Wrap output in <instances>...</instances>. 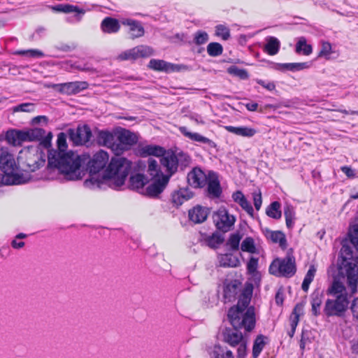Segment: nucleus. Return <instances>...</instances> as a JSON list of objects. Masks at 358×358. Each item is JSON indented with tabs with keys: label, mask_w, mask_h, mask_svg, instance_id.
Masks as SVG:
<instances>
[{
	"label": "nucleus",
	"mask_w": 358,
	"mask_h": 358,
	"mask_svg": "<svg viewBox=\"0 0 358 358\" xmlns=\"http://www.w3.org/2000/svg\"><path fill=\"white\" fill-rule=\"evenodd\" d=\"M239 205L249 215L253 216L254 209L247 199H244Z\"/></svg>",
	"instance_id": "nucleus-59"
},
{
	"label": "nucleus",
	"mask_w": 358,
	"mask_h": 358,
	"mask_svg": "<svg viewBox=\"0 0 358 358\" xmlns=\"http://www.w3.org/2000/svg\"><path fill=\"white\" fill-rule=\"evenodd\" d=\"M152 54L153 50L152 48L141 45L122 52L116 57V59L119 62L134 61L139 58L148 57Z\"/></svg>",
	"instance_id": "nucleus-11"
},
{
	"label": "nucleus",
	"mask_w": 358,
	"mask_h": 358,
	"mask_svg": "<svg viewBox=\"0 0 358 358\" xmlns=\"http://www.w3.org/2000/svg\"><path fill=\"white\" fill-rule=\"evenodd\" d=\"M212 358H234L233 353L227 348L215 345L211 352Z\"/></svg>",
	"instance_id": "nucleus-39"
},
{
	"label": "nucleus",
	"mask_w": 358,
	"mask_h": 358,
	"mask_svg": "<svg viewBox=\"0 0 358 358\" xmlns=\"http://www.w3.org/2000/svg\"><path fill=\"white\" fill-rule=\"evenodd\" d=\"M148 67L155 71H164L166 73L179 71L180 70L179 65L173 64L164 60L155 59H150Z\"/></svg>",
	"instance_id": "nucleus-20"
},
{
	"label": "nucleus",
	"mask_w": 358,
	"mask_h": 358,
	"mask_svg": "<svg viewBox=\"0 0 358 358\" xmlns=\"http://www.w3.org/2000/svg\"><path fill=\"white\" fill-rule=\"evenodd\" d=\"M148 176H145L143 174L137 173L130 177L129 182L131 189H142L147 183L149 182Z\"/></svg>",
	"instance_id": "nucleus-32"
},
{
	"label": "nucleus",
	"mask_w": 358,
	"mask_h": 358,
	"mask_svg": "<svg viewBox=\"0 0 358 358\" xmlns=\"http://www.w3.org/2000/svg\"><path fill=\"white\" fill-rule=\"evenodd\" d=\"M122 23L129 27V34L131 39L140 38L145 34V29L139 21L132 19H125Z\"/></svg>",
	"instance_id": "nucleus-23"
},
{
	"label": "nucleus",
	"mask_w": 358,
	"mask_h": 358,
	"mask_svg": "<svg viewBox=\"0 0 358 358\" xmlns=\"http://www.w3.org/2000/svg\"><path fill=\"white\" fill-rule=\"evenodd\" d=\"M6 138L9 144L14 146H21L24 142L40 141L41 144L48 147L50 144L51 134L46 135L45 130L41 128L11 129L6 132Z\"/></svg>",
	"instance_id": "nucleus-5"
},
{
	"label": "nucleus",
	"mask_w": 358,
	"mask_h": 358,
	"mask_svg": "<svg viewBox=\"0 0 358 358\" xmlns=\"http://www.w3.org/2000/svg\"><path fill=\"white\" fill-rule=\"evenodd\" d=\"M249 285H252L251 283L245 284V287L242 289V284L238 280H232L224 284V299L226 302H233L238 299V302L241 297L242 294ZM237 303L236 305H238Z\"/></svg>",
	"instance_id": "nucleus-13"
},
{
	"label": "nucleus",
	"mask_w": 358,
	"mask_h": 358,
	"mask_svg": "<svg viewBox=\"0 0 358 358\" xmlns=\"http://www.w3.org/2000/svg\"><path fill=\"white\" fill-rule=\"evenodd\" d=\"M281 205L278 201L272 202L266 208V215L273 219L279 220L281 218Z\"/></svg>",
	"instance_id": "nucleus-38"
},
{
	"label": "nucleus",
	"mask_w": 358,
	"mask_h": 358,
	"mask_svg": "<svg viewBox=\"0 0 358 358\" xmlns=\"http://www.w3.org/2000/svg\"><path fill=\"white\" fill-rule=\"evenodd\" d=\"M69 139L76 145H86L90 143L92 133L87 124L78 125L76 129H70L68 131Z\"/></svg>",
	"instance_id": "nucleus-14"
},
{
	"label": "nucleus",
	"mask_w": 358,
	"mask_h": 358,
	"mask_svg": "<svg viewBox=\"0 0 358 358\" xmlns=\"http://www.w3.org/2000/svg\"><path fill=\"white\" fill-rule=\"evenodd\" d=\"M266 43L264 45V51L270 55H276L280 50V41L274 36H267L266 38Z\"/></svg>",
	"instance_id": "nucleus-28"
},
{
	"label": "nucleus",
	"mask_w": 358,
	"mask_h": 358,
	"mask_svg": "<svg viewBox=\"0 0 358 358\" xmlns=\"http://www.w3.org/2000/svg\"><path fill=\"white\" fill-rule=\"evenodd\" d=\"M336 52L332 50L331 44L329 42L322 41L321 48L319 52L320 57H324L326 59H330L334 57L333 55Z\"/></svg>",
	"instance_id": "nucleus-43"
},
{
	"label": "nucleus",
	"mask_w": 358,
	"mask_h": 358,
	"mask_svg": "<svg viewBox=\"0 0 358 358\" xmlns=\"http://www.w3.org/2000/svg\"><path fill=\"white\" fill-rule=\"evenodd\" d=\"M58 150H51L48 156V168L57 169L66 176L68 180H76L82 178L80 168L83 162L81 156L73 152H65L67 148L66 135L59 134L57 136Z\"/></svg>",
	"instance_id": "nucleus-4"
},
{
	"label": "nucleus",
	"mask_w": 358,
	"mask_h": 358,
	"mask_svg": "<svg viewBox=\"0 0 358 358\" xmlns=\"http://www.w3.org/2000/svg\"><path fill=\"white\" fill-rule=\"evenodd\" d=\"M224 129L228 132L234 135L246 138H251L257 133V131L255 129L245 126L234 127L229 125L225 126Z\"/></svg>",
	"instance_id": "nucleus-25"
},
{
	"label": "nucleus",
	"mask_w": 358,
	"mask_h": 358,
	"mask_svg": "<svg viewBox=\"0 0 358 358\" xmlns=\"http://www.w3.org/2000/svg\"><path fill=\"white\" fill-rule=\"evenodd\" d=\"M179 131L184 136L188 138L192 141L206 144L210 148H215L216 146L215 143L212 140L201 135L199 133L189 131L186 127H180L179 128Z\"/></svg>",
	"instance_id": "nucleus-22"
},
{
	"label": "nucleus",
	"mask_w": 358,
	"mask_h": 358,
	"mask_svg": "<svg viewBox=\"0 0 358 358\" xmlns=\"http://www.w3.org/2000/svg\"><path fill=\"white\" fill-rule=\"evenodd\" d=\"M296 52L304 55H309L312 53L313 48L311 45L307 44L306 38L304 36L299 38L296 44Z\"/></svg>",
	"instance_id": "nucleus-41"
},
{
	"label": "nucleus",
	"mask_w": 358,
	"mask_h": 358,
	"mask_svg": "<svg viewBox=\"0 0 358 358\" xmlns=\"http://www.w3.org/2000/svg\"><path fill=\"white\" fill-rule=\"evenodd\" d=\"M259 259L251 257L247 263V271L249 274H254L258 268Z\"/></svg>",
	"instance_id": "nucleus-52"
},
{
	"label": "nucleus",
	"mask_w": 358,
	"mask_h": 358,
	"mask_svg": "<svg viewBox=\"0 0 358 358\" xmlns=\"http://www.w3.org/2000/svg\"><path fill=\"white\" fill-rule=\"evenodd\" d=\"M13 54L32 58H41L44 57V53L36 49L16 50Z\"/></svg>",
	"instance_id": "nucleus-45"
},
{
	"label": "nucleus",
	"mask_w": 358,
	"mask_h": 358,
	"mask_svg": "<svg viewBox=\"0 0 358 358\" xmlns=\"http://www.w3.org/2000/svg\"><path fill=\"white\" fill-rule=\"evenodd\" d=\"M209 39L208 34L204 31H198L194 35V43L197 45L205 44Z\"/></svg>",
	"instance_id": "nucleus-47"
},
{
	"label": "nucleus",
	"mask_w": 358,
	"mask_h": 358,
	"mask_svg": "<svg viewBox=\"0 0 358 358\" xmlns=\"http://www.w3.org/2000/svg\"><path fill=\"white\" fill-rule=\"evenodd\" d=\"M241 250L243 252L250 254H259V249L256 247L255 240L252 237L248 236L243 239L241 244Z\"/></svg>",
	"instance_id": "nucleus-34"
},
{
	"label": "nucleus",
	"mask_w": 358,
	"mask_h": 358,
	"mask_svg": "<svg viewBox=\"0 0 358 358\" xmlns=\"http://www.w3.org/2000/svg\"><path fill=\"white\" fill-rule=\"evenodd\" d=\"M193 196V193L187 188L180 189L172 194V202L176 206L182 205Z\"/></svg>",
	"instance_id": "nucleus-27"
},
{
	"label": "nucleus",
	"mask_w": 358,
	"mask_h": 358,
	"mask_svg": "<svg viewBox=\"0 0 358 358\" xmlns=\"http://www.w3.org/2000/svg\"><path fill=\"white\" fill-rule=\"evenodd\" d=\"M55 9L59 12L71 14L66 17V21L70 23L80 22L85 13V11L78 6L70 4H59L55 7Z\"/></svg>",
	"instance_id": "nucleus-16"
},
{
	"label": "nucleus",
	"mask_w": 358,
	"mask_h": 358,
	"mask_svg": "<svg viewBox=\"0 0 358 358\" xmlns=\"http://www.w3.org/2000/svg\"><path fill=\"white\" fill-rule=\"evenodd\" d=\"M269 273L277 277L290 278L296 273L295 259L287 255L285 258L274 259L270 266Z\"/></svg>",
	"instance_id": "nucleus-9"
},
{
	"label": "nucleus",
	"mask_w": 358,
	"mask_h": 358,
	"mask_svg": "<svg viewBox=\"0 0 358 358\" xmlns=\"http://www.w3.org/2000/svg\"><path fill=\"white\" fill-rule=\"evenodd\" d=\"M284 215L287 227L289 229H293L296 220V213L294 207L291 205L286 206L284 208Z\"/></svg>",
	"instance_id": "nucleus-36"
},
{
	"label": "nucleus",
	"mask_w": 358,
	"mask_h": 358,
	"mask_svg": "<svg viewBox=\"0 0 358 358\" xmlns=\"http://www.w3.org/2000/svg\"><path fill=\"white\" fill-rule=\"evenodd\" d=\"M191 159L189 155L184 152H180L176 155L171 151H166L160 159L161 164L166 169V174L165 176H171L173 175L177 171L178 166L185 167L189 164Z\"/></svg>",
	"instance_id": "nucleus-8"
},
{
	"label": "nucleus",
	"mask_w": 358,
	"mask_h": 358,
	"mask_svg": "<svg viewBox=\"0 0 358 358\" xmlns=\"http://www.w3.org/2000/svg\"><path fill=\"white\" fill-rule=\"evenodd\" d=\"M45 159L43 158L41 154H36L34 155L33 159H27V166L28 167V170L30 171H35L36 169H38L41 166H43L45 164Z\"/></svg>",
	"instance_id": "nucleus-37"
},
{
	"label": "nucleus",
	"mask_w": 358,
	"mask_h": 358,
	"mask_svg": "<svg viewBox=\"0 0 358 358\" xmlns=\"http://www.w3.org/2000/svg\"><path fill=\"white\" fill-rule=\"evenodd\" d=\"M18 166L14 155L6 150H3L0 155V170L4 173L2 178L3 184L7 185H21L26 183L27 180L16 172Z\"/></svg>",
	"instance_id": "nucleus-6"
},
{
	"label": "nucleus",
	"mask_w": 358,
	"mask_h": 358,
	"mask_svg": "<svg viewBox=\"0 0 358 358\" xmlns=\"http://www.w3.org/2000/svg\"><path fill=\"white\" fill-rule=\"evenodd\" d=\"M255 81L257 84L260 85L268 91H273L275 89V85L273 82L265 81L262 79H256Z\"/></svg>",
	"instance_id": "nucleus-58"
},
{
	"label": "nucleus",
	"mask_w": 358,
	"mask_h": 358,
	"mask_svg": "<svg viewBox=\"0 0 358 358\" xmlns=\"http://www.w3.org/2000/svg\"><path fill=\"white\" fill-rule=\"evenodd\" d=\"M252 293L253 287L248 286L242 294L238 304L231 307L228 310L227 317L233 329L225 328L223 330L222 336L224 341L231 347H236L238 344L245 340L238 329H244L246 332H250L255 327V308L252 306L248 307Z\"/></svg>",
	"instance_id": "nucleus-3"
},
{
	"label": "nucleus",
	"mask_w": 358,
	"mask_h": 358,
	"mask_svg": "<svg viewBox=\"0 0 358 358\" xmlns=\"http://www.w3.org/2000/svg\"><path fill=\"white\" fill-rule=\"evenodd\" d=\"M148 163L147 174L151 183L147 187L146 192L150 196H157L163 192L167 185L169 176H164L155 159H149Z\"/></svg>",
	"instance_id": "nucleus-7"
},
{
	"label": "nucleus",
	"mask_w": 358,
	"mask_h": 358,
	"mask_svg": "<svg viewBox=\"0 0 358 358\" xmlns=\"http://www.w3.org/2000/svg\"><path fill=\"white\" fill-rule=\"evenodd\" d=\"M206 184L208 185V193L210 196L213 198H218L222 194V189L220 187V180L214 172H209Z\"/></svg>",
	"instance_id": "nucleus-21"
},
{
	"label": "nucleus",
	"mask_w": 358,
	"mask_h": 358,
	"mask_svg": "<svg viewBox=\"0 0 358 358\" xmlns=\"http://www.w3.org/2000/svg\"><path fill=\"white\" fill-rule=\"evenodd\" d=\"M298 322H299L298 318H296V317L291 318V321H290L291 329L288 332V334L290 337L294 336Z\"/></svg>",
	"instance_id": "nucleus-63"
},
{
	"label": "nucleus",
	"mask_w": 358,
	"mask_h": 358,
	"mask_svg": "<svg viewBox=\"0 0 358 358\" xmlns=\"http://www.w3.org/2000/svg\"><path fill=\"white\" fill-rule=\"evenodd\" d=\"M208 177L198 167L194 168L187 175V182L194 188H201L207 183Z\"/></svg>",
	"instance_id": "nucleus-17"
},
{
	"label": "nucleus",
	"mask_w": 358,
	"mask_h": 358,
	"mask_svg": "<svg viewBox=\"0 0 358 358\" xmlns=\"http://www.w3.org/2000/svg\"><path fill=\"white\" fill-rule=\"evenodd\" d=\"M109 156L103 150H100L94 155L88 162V169L90 178L86 179L84 186L87 188H100L103 180H110L113 183L115 188H118L124 184V182L131 171V162L125 157H113L105 170L101 178L96 176L102 170L108 162Z\"/></svg>",
	"instance_id": "nucleus-2"
},
{
	"label": "nucleus",
	"mask_w": 358,
	"mask_h": 358,
	"mask_svg": "<svg viewBox=\"0 0 358 358\" xmlns=\"http://www.w3.org/2000/svg\"><path fill=\"white\" fill-rule=\"evenodd\" d=\"M101 29L106 34L117 33L120 29V24L118 20L111 17H105L101 23Z\"/></svg>",
	"instance_id": "nucleus-26"
},
{
	"label": "nucleus",
	"mask_w": 358,
	"mask_h": 358,
	"mask_svg": "<svg viewBox=\"0 0 358 358\" xmlns=\"http://www.w3.org/2000/svg\"><path fill=\"white\" fill-rule=\"evenodd\" d=\"M348 237V239L343 240L341 245H343L345 243L350 248L352 252V258L355 259L358 257V224H353L350 227Z\"/></svg>",
	"instance_id": "nucleus-18"
},
{
	"label": "nucleus",
	"mask_w": 358,
	"mask_h": 358,
	"mask_svg": "<svg viewBox=\"0 0 358 358\" xmlns=\"http://www.w3.org/2000/svg\"><path fill=\"white\" fill-rule=\"evenodd\" d=\"M46 35V29L43 27H38L31 36V39L38 41L43 38Z\"/></svg>",
	"instance_id": "nucleus-56"
},
{
	"label": "nucleus",
	"mask_w": 358,
	"mask_h": 358,
	"mask_svg": "<svg viewBox=\"0 0 358 358\" xmlns=\"http://www.w3.org/2000/svg\"><path fill=\"white\" fill-rule=\"evenodd\" d=\"M243 238V234L241 231H237L230 234L227 241V245L233 251H237L240 247V242Z\"/></svg>",
	"instance_id": "nucleus-40"
},
{
	"label": "nucleus",
	"mask_w": 358,
	"mask_h": 358,
	"mask_svg": "<svg viewBox=\"0 0 358 358\" xmlns=\"http://www.w3.org/2000/svg\"><path fill=\"white\" fill-rule=\"evenodd\" d=\"M138 136L129 130L122 129L116 136V145L115 147V155L118 156L124 151L129 150L131 147L137 143Z\"/></svg>",
	"instance_id": "nucleus-10"
},
{
	"label": "nucleus",
	"mask_w": 358,
	"mask_h": 358,
	"mask_svg": "<svg viewBox=\"0 0 358 358\" xmlns=\"http://www.w3.org/2000/svg\"><path fill=\"white\" fill-rule=\"evenodd\" d=\"M323 301V295L319 292H315L311 295V311L313 315L321 314L320 308Z\"/></svg>",
	"instance_id": "nucleus-33"
},
{
	"label": "nucleus",
	"mask_w": 358,
	"mask_h": 358,
	"mask_svg": "<svg viewBox=\"0 0 358 358\" xmlns=\"http://www.w3.org/2000/svg\"><path fill=\"white\" fill-rule=\"evenodd\" d=\"M341 170L344 173L348 178L353 179L358 178V175L356 171L352 169L350 166H344L341 167Z\"/></svg>",
	"instance_id": "nucleus-57"
},
{
	"label": "nucleus",
	"mask_w": 358,
	"mask_h": 358,
	"mask_svg": "<svg viewBox=\"0 0 358 358\" xmlns=\"http://www.w3.org/2000/svg\"><path fill=\"white\" fill-rule=\"evenodd\" d=\"M35 104L33 103H22L13 107L14 112H27L34 111Z\"/></svg>",
	"instance_id": "nucleus-51"
},
{
	"label": "nucleus",
	"mask_w": 358,
	"mask_h": 358,
	"mask_svg": "<svg viewBox=\"0 0 358 358\" xmlns=\"http://www.w3.org/2000/svg\"><path fill=\"white\" fill-rule=\"evenodd\" d=\"M228 72L234 76H238L243 80H246L249 77L248 73L246 70L240 69L236 66H233L229 68Z\"/></svg>",
	"instance_id": "nucleus-50"
},
{
	"label": "nucleus",
	"mask_w": 358,
	"mask_h": 358,
	"mask_svg": "<svg viewBox=\"0 0 358 358\" xmlns=\"http://www.w3.org/2000/svg\"><path fill=\"white\" fill-rule=\"evenodd\" d=\"M88 86V83L85 81H75L48 85L49 87L57 90L59 92L68 95L80 93L83 90H86Z\"/></svg>",
	"instance_id": "nucleus-15"
},
{
	"label": "nucleus",
	"mask_w": 358,
	"mask_h": 358,
	"mask_svg": "<svg viewBox=\"0 0 358 358\" xmlns=\"http://www.w3.org/2000/svg\"><path fill=\"white\" fill-rule=\"evenodd\" d=\"M233 200L240 204L244 199H245V195L241 191H236L232 194Z\"/></svg>",
	"instance_id": "nucleus-62"
},
{
	"label": "nucleus",
	"mask_w": 358,
	"mask_h": 358,
	"mask_svg": "<svg viewBox=\"0 0 358 358\" xmlns=\"http://www.w3.org/2000/svg\"><path fill=\"white\" fill-rule=\"evenodd\" d=\"M11 246L14 249H20L24 246V242L17 241V239L15 238L11 241Z\"/></svg>",
	"instance_id": "nucleus-64"
},
{
	"label": "nucleus",
	"mask_w": 358,
	"mask_h": 358,
	"mask_svg": "<svg viewBox=\"0 0 358 358\" xmlns=\"http://www.w3.org/2000/svg\"><path fill=\"white\" fill-rule=\"evenodd\" d=\"M310 334V332L308 330L303 329L302 333H301V340H300V345H299L300 349L302 351L304 350L306 345L308 343H311Z\"/></svg>",
	"instance_id": "nucleus-53"
},
{
	"label": "nucleus",
	"mask_w": 358,
	"mask_h": 358,
	"mask_svg": "<svg viewBox=\"0 0 358 358\" xmlns=\"http://www.w3.org/2000/svg\"><path fill=\"white\" fill-rule=\"evenodd\" d=\"M268 337L260 334L257 336L254 341L252 346V357L253 358H258L265 345L268 342Z\"/></svg>",
	"instance_id": "nucleus-31"
},
{
	"label": "nucleus",
	"mask_w": 358,
	"mask_h": 358,
	"mask_svg": "<svg viewBox=\"0 0 358 358\" xmlns=\"http://www.w3.org/2000/svg\"><path fill=\"white\" fill-rule=\"evenodd\" d=\"M96 142L99 145L110 148L115 154L116 136L113 132L108 130H99L96 135Z\"/></svg>",
	"instance_id": "nucleus-19"
},
{
	"label": "nucleus",
	"mask_w": 358,
	"mask_h": 358,
	"mask_svg": "<svg viewBox=\"0 0 358 358\" xmlns=\"http://www.w3.org/2000/svg\"><path fill=\"white\" fill-rule=\"evenodd\" d=\"M206 243L211 248H217L223 241V239L217 234H213L205 239Z\"/></svg>",
	"instance_id": "nucleus-48"
},
{
	"label": "nucleus",
	"mask_w": 358,
	"mask_h": 358,
	"mask_svg": "<svg viewBox=\"0 0 358 358\" xmlns=\"http://www.w3.org/2000/svg\"><path fill=\"white\" fill-rule=\"evenodd\" d=\"M315 273L316 268L313 265H311L309 267L301 285V288L304 292H307L308 290L310 284L313 282Z\"/></svg>",
	"instance_id": "nucleus-44"
},
{
	"label": "nucleus",
	"mask_w": 358,
	"mask_h": 358,
	"mask_svg": "<svg viewBox=\"0 0 358 358\" xmlns=\"http://www.w3.org/2000/svg\"><path fill=\"white\" fill-rule=\"evenodd\" d=\"M267 238H270L274 243H278L282 248L287 245V240L284 233L280 231H268Z\"/></svg>",
	"instance_id": "nucleus-35"
},
{
	"label": "nucleus",
	"mask_w": 358,
	"mask_h": 358,
	"mask_svg": "<svg viewBox=\"0 0 358 358\" xmlns=\"http://www.w3.org/2000/svg\"><path fill=\"white\" fill-rule=\"evenodd\" d=\"M165 149L159 145H148L143 146L141 149V154L143 157L146 156H156V157H162L163 154L165 152Z\"/></svg>",
	"instance_id": "nucleus-29"
},
{
	"label": "nucleus",
	"mask_w": 358,
	"mask_h": 358,
	"mask_svg": "<svg viewBox=\"0 0 358 358\" xmlns=\"http://www.w3.org/2000/svg\"><path fill=\"white\" fill-rule=\"evenodd\" d=\"M222 52L223 48L219 43H210L207 46V52L211 57H217L222 55Z\"/></svg>",
	"instance_id": "nucleus-46"
},
{
	"label": "nucleus",
	"mask_w": 358,
	"mask_h": 358,
	"mask_svg": "<svg viewBox=\"0 0 358 358\" xmlns=\"http://www.w3.org/2000/svg\"><path fill=\"white\" fill-rule=\"evenodd\" d=\"M303 307L304 305L303 303H297L292 311V315H294L292 318L296 317L299 319V316L303 314Z\"/></svg>",
	"instance_id": "nucleus-60"
},
{
	"label": "nucleus",
	"mask_w": 358,
	"mask_h": 358,
	"mask_svg": "<svg viewBox=\"0 0 358 358\" xmlns=\"http://www.w3.org/2000/svg\"><path fill=\"white\" fill-rule=\"evenodd\" d=\"M237 357L245 358L247 355V342L245 340L238 344Z\"/></svg>",
	"instance_id": "nucleus-55"
},
{
	"label": "nucleus",
	"mask_w": 358,
	"mask_h": 358,
	"mask_svg": "<svg viewBox=\"0 0 358 358\" xmlns=\"http://www.w3.org/2000/svg\"><path fill=\"white\" fill-rule=\"evenodd\" d=\"M213 219L217 229L222 232L230 231L236 222V217L224 208L214 213Z\"/></svg>",
	"instance_id": "nucleus-12"
},
{
	"label": "nucleus",
	"mask_w": 358,
	"mask_h": 358,
	"mask_svg": "<svg viewBox=\"0 0 358 358\" xmlns=\"http://www.w3.org/2000/svg\"><path fill=\"white\" fill-rule=\"evenodd\" d=\"M350 308L353 317L358 320V297H356L353 299Z\"/></svg>",
	"instance_id": "nucleus-61"
},
{
	"label": "nucleus",
	"mask_w": 358,
	"mask_h": 358,
	"mask_svg": "<svg viewBox=\"0 0 358 358\" xmlns=\"http://www.w3.org/2000/svg\"><path fill=\"white\" fill-rule=\"evenodd\" d=\"M342 258L340 273L345 276L348 292L344 284L334 279L327 289L329 298L323 309L327 317H342L348 310L350 299L357 292L358 287V256L353 259L352 252L347 244H343L340 251Z\"/></svg>",
	"instance_id": "nucleus-1"
},
{
	"label": "nucleus",
	"mask_w": 358,
	"mask_h": 358,
	"mask_svg": "<svg viewBox=\"0 0 358 358\" xmlns=\"http://www.w3.org/2000/svg\"><path fill=\"white\" fill-rule=\"evenodd\" d=\"M252 195L255 208L257 210H259L261 208L262 204V197L260 189L253 192Z\"/></svg>",
	"instance_id": "nucleus-54"
},
{
	"label": "nucleus",
	"mask_w": 358,
	"mask_h": 358,
	"mask_svg": "<svg viewBox=\"0 0 358 358\" xmlns=\"http://www.w3.org/2000/svg\"><path fill=\"white\" fill-rule=\"evenodd\" d=\"M278 69H286L291 71H298L309 67L308 62L276 64Z\"/></svg>",
	"instance_id": "nucleus-42"
},
{
	"label": "nucleus",
	"mask_w": 358,
	"mask_h": 358,
	"mask_svg": "<svg viewBox=\"0 0 358 358\" xmlns=\"http://www.w3.org/2000/svg\"><path fill=\"white\" fill-rule=\"evenodd\" d=\"M220 266L222 267H236L239 265L238 258L232 254H224L219 257Z\"/></svg>",
	"instance_id": "nucleus-30"
},
{
	"label": "nucleus",
	"mask_w": 358,
	"mask_h": 358,
	"mask_svg": "<svg viewBox=\"0 0 358 358\" xmlns=\"http://www.w3.org/2000/svg\"><path fill=\"white\" fill-rule=\"evenodd\" d=\"M215 35L227 41L230 37V30L223 24H218L215 27Z\"/></svg>",
	"instance_id": "nucleus-49"
},
{
	"label": "nucleus",
	"mask_w": 358,
	"mask_h": 358,
	"mask_svg": "<svg viewBox=\"0 0 358 358\" xmlns=\"http://www.w3.org/2000/svg\"><path fill=\"white\" fill-rule=\"evenodd\" d=\"M208 213V208L196 206L189 210V218L194 223H202L206 220Z\"/></svg>",
	"instance_id": "nucleus-24"
}]
</instances>
